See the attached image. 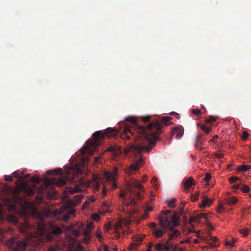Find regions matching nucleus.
Returning <instances> with one entry per match:
<instances>
[{
  "label": "nucleus",
  "mask_w": 251,
  "mask_h": 251,
  "mask_svg": "<svg viewBox=\"0 0 251 251\" xmlns=\"http://www.w3.org/2000/svg\"><path fill=\"white\" fill-rule=\"evenodd\" d=\"M164 245V248L166 251H169L171 250L173 247V243L170 240L168 239Z\"/></svg>",
  "instance_id": "nucleus-20"
},
{
  "label": "nucleus",
  "mask_w": 251,
  "mask_h": 251,
  "mask_svg": "<svg viewBox=\"0 0 251 251\" xmlns=\"http://www.w3.org/2000/svg\"><path fill=\"white\" fill-rule=\"evenodd\" d=\"M144 122H148L149 121V117H147L144 118Z\"/></svg>",
  "instance_id": "nucleus-64"
},
{
  "label": "nucleus",
  "mask_w": 251,
  "mask_h": 251,
  "mask_svg": "<svg viewBox=\"0 0 251 251\" xmlns=\"http://www.w3.org/2000/svg\"><path fill=\"white\" fill-rule=\"evenodd\" d=\"M171 119V118L170 117L167 116V117H164L162 118V121L164 123H167L169 122Z\"/></svg>",
  "instance_id": "nucleus-47"
},
{
  "label": "nucleus",
  "mask_w": 251,
  "mask_h": 251,
  "mask_svg": "<svg viewBox=\"0 0 251 251\" xmlns=\"http://www.w3.org/2000/svg\"><path fill=\"white\" fill-rule=\"evenodd\" d=\"M242 191L245 192H248L249 191V188L247 186H244L242 188Z\"/></svg>",
  "instance_id": "nucleus-49"
},
{
  "label": "nucleus",
  "mask_w": 251,
  "mask_h": 251,
  "mask_svg": "<svg viewBox=\"0 0 251 251\" xmlns=\"http://www.w3.org/2000/svg\"><path fill=\"white\" fill-rule=\"evenodd\" d=\"M117 169H115L112 172L110 173L108 171H105L103 173V176L107 181H112L113 184L112 186V189H114L117 187V185L115 183L117 179Z\"/></svg>",
  "instance_id": "nucleus-10"
},
{
  "label": "nucleus",
  "mask_w": 251,
  "mask_h": 251,
  "mask_svg": "<svg viewBox=\"0 0 251 251\" xmlns=\"http://www.w3.org/2000/svg\"><path fill=\"white\" fill-rule=\"evenodd\" d=\"M53 172H56V173H57V174H61L62 173V171L61 169H59V170H57L56 171H53Z\"/></svg>",
  "instance_id": "nucleus-62"
},
{
  "label": "nucleus",
  "mask_w": 251,
  "mask_h": 251,
  "mask_svg": "<svg viewBox=\"0 0 251 251\" xmlns=\"http://www.w3.org/2000/svg\"><path fill=\"white\" fill-rule=\"evenodd\" d=\"M103 251H109L108 247L106 245H104L103 246Z\"/></svg>",
  "instance_id": "nucleus-60"
},
{
  "label": "nucleus",
  "mask_w": 251,
  "mask_h": 251,
  "mask_svg": "<svg viewBox=\"0 0 251 251\" xmlns=\"http://www.w3.org/2000/svg\"><path fill=\"white\" fill-rule=\"evenodd\" d=\"M125 120L126 121L130 122L131 124H126L125 126L124 132L122 135V137L123 138H127V139L129 138V136L126 135V133L128 132H130L131 134H132V131L131 129L132 125H135L136 118L135 116H129L126 117L125 118Z\"/></svg>",
  "instance_id": "nucleus-7"
},
{
  "label": "nucleus",
  "mask_w": 251,
  "mask_h": 251,
  "mask_svg": "<svg viewBox=\"0 0 251 251\" xmlns=\"http://www.w3.org/2000/svg\"><path fill=\"white\" fill-rule=\"evenodd\" d=\"M208 240H210L213 242V244H210L209 246L211 248L218 247L219 246L220 244L218 242H217V237L215 236H213L212 235H209L208 236Z\"/></svg>",
  "instance_id": "nucleus-17"
},
{
  "label": "nucleus",
  "mask_w": 251,
  "mask_h": 251,
  "mask_svg": "<svg viewBox=\"0 0 251 251\" xmlns=\"http://www.w3.org/2000/svg\"><path fill=\"white\" fill-rule=\"evenodd\" d=\"M96 236L98 238L99 240H100L102 239V236L101 234L99 232L97 231L96 233Z\"/></svg>",
  "instance_id": "nucleus-53"
},
{
  "label": "nucleus",
  "mask_w": 251,
  "mask_h": 251,
  "mask_svg": "<svg viewBox=\"0 0 251 251\" xmlns=\"http://www.w3.org/2000/svg\"><path fill=\"white\" fill-rule=\"evenodd\" d=\"M12 177H19L18 173L16 171L12 173Z\"/></svg>",
  "instance_id": "nucleus-54"
},
{
  "label": "nucleus",
  "mask_w": 251,
  "mask_h": 251,
  "mask_svg": "<svg viewBox=\"0 0 251 251\" xmlns=\"http://www.w3.org/2000/svg\"><path fill=\"white\" fill-rule=\"evenodd\" d=\"M250 169H251V166L243 165L239 167L238 170L240 171L245 172Z\"/></svg>",
  "instance_id": "nucleus-29"
},
{
  "label": "nucleus",
  "mask_w": 251,
  "mask_h": 251,
  "mask_svg": "<svg viewBox=\"0 0 251 251\" xmlns=\"http://www.w3.org/2000/svg\"><path fill=\"white\" fill-rule=\"evenodd\" d=\"M50 231L55 234H59L61 232V229L59 228L52 226H50Z\"/></svg>",
  "instance_id": "nucleus-31"
},
{
  "label": "nucleus",
  "mask_w": 251,
  "mask_h": 251,
  "mask_svg": "<svg viewBox=\"0 0 251 251\" xmlns=\"http://www.w3.org/2000/svg\"><path fill=\"white\" fill-rule=\"evenodd\" d=\"M211 175L210 174L207 173L205 175L204 179L206 181V185H208V181L211 179Z\"/></svg>",
  "instance_id": "nucleus-35"
},
{
  "label": "nucleus",
  "mask_w": 251,
  "mask_h": 251,
  "mask_svg": "<svg viewBox=\"0 0 251 251\" xmlns=\"http://www.w3.org/2000/svg\"><path fill=\"white\" fill-rule=\"evenodd\" d=\"M19 228L22 232H27L25 237L26 241H19L16 238L8 240L6 242L7 246L14 251H24L28 244L37 245L40 243L51 241L52 239L50 234L46 231V224L43 221L38 224L37 232L34 234L28 232L32 229L33 226L26 221L20 225Z\"/></svg>",
  "instance_id": "nucleus-1"
},
{
  "label": "nucleus",
  "mask_w": 251,
  "mask_h": 251,
  "mask_svg": "<svg viewBox=\"0 0 251 251\" xmlns=\"http://www.w3.org/2000/svg\"><path fill=\"white\" fill-rule=\"evenodd\" d=\"M66 182L67 180L66 179L63 178L62 177H60L57 179L55 178H53L52 179L45 178L44 179V183L46 185H50L52 184H55L59 187L64 185Z\"/></svg>",
  "instance_id": "nucleus-11"
},
{
  "label": "nucleus",
  "mask_w": 251,
  "mask_h": 251,
  "mask_svg": "<svg viewBox=\"0 0 251 251\" xmlns=\"http://www.w3.org/2000/svg\"><path fill=\"white\" fill-rule=\"evenodd\" d=\"M214 155L217 158H222L224 156V154L222 153H215Z\"/></svg>",
  "instance_id": "nucleus-48"
},
{
  "label": "nucleus",
  "mask_w": 251,
  "mask_h": 251,
  "mask_svg": "<svg viewBox=\"0 0 251 251\" xmlns=\"http://www.w3.org/2000/svg\"><path fill=\"white\" fill-rule=\"evenodd\" d=\"M202 215H204L202 216V218L205 219H207L208 218V216L207 213H202Z\"/></svg>",
  "instance_id": "nucleus-57"
},
{
  "label": "nucleus",
  "mask_w": 251,
  "mask_h": 251,
  "mask_svg": "<svg viewBox=\"0 0 251 251\" xmlns=\"http://www.w3.org/2000/svg\"><path fill=\"white\" fill-rule=\"evenodd\" d=\"M90 181L86 180L84 178H81L79 180L78 184L76 185L74 188H68V192L70 194H74L82 191V188H87L91 184Z\"/></svg>",
  "instance_id": "nucleus-9"
},
{
  "label": "nucleus",
  "mask_w": 251,
  "mask_h": 251,
  "mask_svg": "<svg viewBox=\"0 0 251 251\" xmlns=\"http://www.w3.org/2000/svg\"><path fill=\"white\" fill-rule=\"evenodd\" d=\"M94 228V225L92 223L90 222L87 224L86 228L84 231L85 232H88L90 233L91 231Z\"/></svg>",
  "instance_id": "nucleus-26"
},
{
  "label": "nucleus",
  "mask_w": 251,
  "mask_h": 251,
  "mask_svg": "<svg viewBox=\"0 0 251 251\" xmlns=\"http://www.w3.org/2000/svg\"><path fill=\"white\" fill-rule=\"evenodd\" d=\"M83 198V196L82 195L75 196L73 200H70L66 202L60 209L55 210L53 213V216L56 219H59L61 218L60 215L63 214L62 219L64 221H67L71 216L74 217L75 210L74 209H69L68 211L67 210L75 206L81 201Z\"/></svg>",
  "instance_id": "nucleus-4"
},
{
  "label": "nucleus",
  "mask_w": 251,
  "mask_h": 251,
  "mask_svg": "<svg viewBox=\"0 0 251 251\" xmlns=\"http://www.w3.org/2000/svg\"><path fill=\"white\" fill-rule=\"evenodd\" d=\"M193 182V180L191 178H188L184 183V187L185 188H189L191 186Z\"/></svg>",
  "instance_id": "nucleus-28"
},
{
  "label": "nucleus",
  "mask_w": 251,
  "mask_h": 251,
  "mask_svg": "<svg viewBox=\"0 0 251 251\" xmlns=\"http://www.w3.org/2000/svg\"><path fill=\"white\" fill-rule=\"evenodd\" d=\"M201 129L202 130L206 132V133H208V132H209L211 131V128L210 127H208L206 126L205 125H201Z\"/></svg>",
  "instance_id": "nucleus-33"
},
{
  "label": "nucleus",
  "mask_w": 251,
  "mask_h": 251,
  "mask_svg": "<svg viewBox=\"0 0 251 251\" xmlns=\"http://www.w3.org/2000/svg\"><path fill=\"white\" fill-rule=\"evenodd\" d=\"M136 210H133L132 212H130L129 215L131 217L132 215L135 213L136 212Z\"/></svg>",
  "instance_id": "nucleus-63"
},
{
  "label": "nucleus",
  "mask_w": 251,
  "mask_h": 251,
  "mask_svg": "<svg viewBox=\"0 0 251 251\" xmlns=\"http://www.w3.org/2000/svg\"><path fill=\"white\" fill-rule=\"evenodd\" d=\"M130 223L131 221L128 219L121 220L116 223L114 228L117 238L120 237L121 231H122L123 232H127V230L124 228V226H127Z\"/></svg>",
  "instance_id": "nucleus-8"
},
{
  "label": "nucleus",
  "mask_w": 251,
  "mask_h": 251,
  "mask_svg": "<svg viewBox=\"0 0 251 251\" xmlns=\"http://www.w3.org/2000/svg\"><path fill=\"white\" fill-rule=\"evenodd\" d=\"M92 184L95 190H98L100 188V177L98 175H94Z\"/></svg>",
  "instance_id": "nucleus-14"
},
{
  "label": "nucleus",
  "mask_w": 251,
  "mask_h": 251,
  "mask_svg": "<svg viewBox=\"0 0 251 251\" xmlns=\"http://www.w3.org/2000/svg\"><path fill=\"white\" fill-rule=\"evenodd\" d=\"M35 187V186L34 185L30 187H26L25 190V194L29 196L33 195L34 193Z\"/></svg>",
  "instance_id": "nucleus-21"
},
{
  "label": "nucleus",
  "mask_w": 251,
  "mask_h": 251,
  "mask_svg": "<svg viewBox=\"0 0 251 251\" xmlns=\"http://www.w3.org/2000/svg\"><path fill=\"white\" fill-rule=\"evenodd\" d=\"M204 215H202V213L197 214L195 216L192 217L190 220V223L192 224L193 222H196L198 223H200V219L201 218H202V216Z\"/></svg>",
  "instance_id": "nucleus-19"
},
{
  "label": "nucleus",
  "mask_w": 251,
  "mask_h": 251,
  "mask_svg": "<svg viewBox=\"0 0 251 251\" xmlns=\"http://www.w3.org/2000/svg\"><path fill=\"white\" fill-rule=\"evenodd\" d=\"M106 189L105 187H103L102 192V197H104L106 195Z\"/></svg>",
  "instance_id": "nucleus-55"
},
{
  "label": "nucleus",
  "mask_w": 251,
  "mask_h": 251,
  "mask_svg": "<svg viewBox=\"0 0 251 251\" xmlns=\"http://www.w3.org/2000/svg\"><path fill=\"white\" fill-rule=\"evenodd\" d=\"M105 136H112L114 132V129L112 127H108L106 130L103 131Z\"/></svg>",
  "instance_id": "nucleus-23"
},
{
  "label": "nucleus",
  "mask_w": 251,
  "mask_h": 251,
  "mask_svg": "<svg viewBox=\"0 0 251 251\" xmlns=\"http://www.w3.org/2000/svg\"><path fill=\"white\" fill-rule=\"evenodd\" d=\"M249 134L247 132H244L243 134L242 138L243 139H246L248 137Z\"/></svg>",
  "instance_id": "nucleus-52"
},
{
  "label": "nucleus",
  "mask_w": 251,
  "mask_h": 251,
  "mask_svg": "<svg viewBox=\"0 0 251 251\" xmlns=\"http://www.w3.org/2000/svg\"><path fill=\"white\" fill-rule=\"evenodd\" d=\"M199 194L196 193L194 195L191 197V199L193 201H196L199 199Z\"/></svg>",
  "instance_id": "nucleus-40"
},
{
  "label": "nucleus",
  "mask_w": 251,
  "mask_h": 251,
  "mask_svg": "<svg viewBox=\"0 0 251 251\" xmlns=\"http://www.w3.org/2000/svg\"><path fill=\"white\" fill-rule=\"evenodd\" d=\"M94 139L88 141L86 143V145L81 149L82 154L88 153L92 155L95 148L100 144V140L105 136L103 131H98L93 134Z\"/></svg>",
  "instance_id": "nucleus-5"
},
{
  "label": "nucleus",
  "mask_w": 251,
  "mask_h": 251,
  "mask_svg": "<svg viewBox=\"0 0 251 251\" xmlns=\"http://www.w3.org/2000/svg\"><path fill=\"white\" fill-rule=\"evenodd\" d=\"M224 210V206L222 204H220L217 208V212L219 213H222Z\"/></svg>",
  "instance_id": "nucleus-37"
},
{
  "label": "nucleus",
  "mask_w": 251,
  "mask_h": 251,
  "mask_svg": "<svg viewBox=\"0 0 251 251\" xmlns=\"http://www.w3.org/2000/svg\"><path fill=\"white\" fill-rule=\"evenodd\" d=\"M236 242V239H235V238H233L231 241H230V242H229V241L226 242V245H228V246H229L230 247H233V246H234L235 243Z\"/></svg>",
  "instance_id": "nucleus-34"
},
{
  "label": "nucleus",
  "mask_w": 251,
  "mask_h": 251,
  "mask_svg": "<svg viewBox=\"0 0 251 251\" xmlns=\"http://www.w3.org/2000/svg\"><path fill=\"white\" fill-rule=\"evenodd\" d=\"M91 238H92V236L90 233L84 232L83 240H84V242L85 244H88L89 241H90Z\"/></svg>",
  "instance_id": "nucleus-24"
},
{
  "label": "nucleus",
  "mask_w": 251,
  "mask_h": 251,
  "mask_svg": "<svg viewBox=\"0 0 251 251\" xmlns=\"http://www.w3.org/2000/svg\"><path fill=\"white\" fill-rule=\"evenodd\" d=\"M147 179V177L146 175L144 176L142 178V182H145L146 181Z\"/></svg>",
  "instance_id": "nucleus-58"
},
{
  "label": "nucleus",
  "mask_w": 251,
  "mask_h": 251,
  "mask_svg": "<svg viewBox=\"0 0 251 251\" xmlns=\"http://www.w3.org/2000/svg\"><path fill=\"white\" fill-rule=\"evenodd\" d=\"M237 201V199L235 197H231L226 201L227 203L231 205L234 204Z\"/></svg>",
  "instance_id": "nucleus-30"
},
{
  "label": "nucleus",
  "mask_w": 251,
  "mask_h": 251,
  "mask_svg": "<svg viewBox=\"0 0 251 251\" xmlns=\"http://www.w3.org/2000/svg\"><path fill=\"white\" fill-rule=\"evenodd\" d=\"M174 135H176L177 138L180 139L183 135L184 130L182 127H176L172 131Z\"/></svg>",
  "instance_id": "nucleus-15"
},
{
  "label": "nucleus",
  "mask_w": 251,
  "mask_h": 251,
  "mask_svg": "<svg viewBox=\"0 0 251 251\" xmlns=\"http://www.w3.org/2000/svg\"><path fill=\"white\" fill-rule=\"evenodd\" d=\"M20 204L21 205L22 208V211L21 213V215L22 216L24 217V218H26V211L25 210V208L26 207H29L31 205V203L27 202H25L24 203H21V202H19Z\"/></svg>",
  "instance_id": "nucleus-16"
},
{
  "label": "nucleus",
  "mask_w": 251,
  "mask_h": 251,
  "mask_svg": "<svg viewBox=\"0 0 251 251\" xmlns=\"http://www.w3.org/2000/svg\"><path fill=\"white\" fill-rule=\"evenodd\" d=\"M134 189H138L142 191H144V189L140 184L139 181L136 179L132 178L127 183L126 191L125 192H122L120 194V197L124 199L123 204L124 205H134L135 204V199H140L141 198L139 193L133 195Z\"/></svg>",
  "instance_id": "nucleus-3"
},
{
  "label": "nucleus",
  "mask_w": 251,
  "mask_h": 251,
  "mask_svg": "<svg viewBox=\"0 0 251 251\" xmlns=\"http://www.w3.org/2000/svg\"><path fill=\"white\" fill-rule=\"evenodd\" d=\"M143 238L144 236L141 235H136L133 237L132 243L129 246L128 249L132 250L136 249L141 244Z\"/></svg>",
  "instance_id": "nucleus-12"
},
{
  "label": "nucleus",
  "mask_w": 251,
  "mask_h": 251,
  "mask_svg": "<svg viewBox=\"0 0 251 251\" xmlns=\"http://www.w3.org/2000/svg\"><path fill=\"white\" fill-rule=\"evenodd\" d=\"M155 249L157 251H163L164 249V245L161 243H157L155 246Z\"/></svg>",
  "instance_id": "nucleus-32"
},
{
  "label": "nucleus",
  "mask_w": 251,
  "mask_h": 251,
  "mask_svg": "<svg viewBox=\"0 0 251 251\" xmlns=\"http://www.w3.org/2000/svg\"><path fill=\"white\" fill-rule=\"evenodd\" d=\"M217 138H218V136L217 135H215L214 137H213L212 139H211L210 140V142H214L215 139H217Z\"/></svg>",
  "instance_id": "nucleus-61"
},
{
  "label": "nucleus",
  "mask_w": 251,
  "mask_h": 251,
  "mask_svg": "<svg viewBox=\"0 0 251 251\" xmlns=\"http://www.w3.org/2000/svg\"><path fill=\"white\" fill-rule=\"evenodd\" d=\"M89 203H90V202L88 200L87 201H86L83 204V205H82L83 208V209L86 208L89 205Z\"/></svg>",
  "instance_id": "nucleus-45"
},
{
  "label": "nucleus",
  "mask_w": 251,
  "mask_h": 251,
  "mask_svg": "<svg viewBox=\"0 0 251 251\" xmlns=\"http://www.w3.org/2000/svg\"><path fill=\"white\" fill-rule=\"evenodd\" d=\"M215 120V119L214 118H210V119H207L206 120V122L207 123H209L212 122L213 121H214Z\"/></svg>",
  "instance_id": "nucleus-56"
},
{
  "label": "nucleus",
  "mask_w": 251,
  "mask_h": 251,
  "mask_svg": "<svg viewBox=\"0 0 251 251\" xmlns=\"http://www.w3.org/2000/svg\"><path fill=\"white\" fill-rule=\"evenodd\" d=\"M111 228V225L109 224H106L104 226V230L105 231H108Z\"/></svg>",
  "instance_id": "nucleus-51"
},
{
  "label": "nucleus",
  "mask_w": 251,
  "mask_h": 251,
  "mask_svg": "<svg viewBox=\"0 0 251 251\" xmlns=\"http://www.w3.org/2000/svg\"><path fill=\"white\" fill-rule=\"evenodd\" d=\"M192 112L196 115H199L201 114V111L199 109H193L192 110Z\"/></svg>",
  "instance_id": "nucleus-42"
},
{
  "label": "nucleus",
  "mask_w": 251,
  "mask_h": 251,
  "mask_svg": "<svg viewBox=\"0 0 251 251\" xmlns=\"http://www.w3.org/2000/svg\"><path fill=\"white\" fill-rule=\"evenodd\" d=\"M176 199L175 198H172L170 200H168L166 201L168 206L171 208H174L176 206L175 202Z\"/></svg>",
  "instance_id": "nucleus-25"
},
{
  "label": "nucleus",
  "mask_w": 251,
  "mask_h": 251,
  "mask_svg": "<svg viewBox=\"0 0 251 251\" xmlns=\"http://www.w3.org/2000/svg\"><path fill=\"white\" fill-rule=\"evenodd\" d=\"M92 218L95 221H98L100 218L99 215L97 213H94L92 216Z\"/></svg>",
  "instance_id": "nucleus-39"
},
{
  "label": "nucleus",
  "mask_w": 251,
  "mask_h": 251,
  "mask_svg": "<svg viewBox=\"0 0 251 251\" xmlns=\"http://www.w3.org/2000/svg\"><path fill=\"white\" fill-rule=\"evenodd\" d=\"M162 126L158 121L150 124L148 126H140L135 128L139 135L145 137L148 142V146H133L130 145L125 149V153L126 154L130 152L134 154L141 153L144 150L150 152L155 144L158 135Z\"/></svg>",
  "instance_id": "nucleus-2"
},
{
  "label": "nucleus",
  "mask_w": 251,
  "mask_h": 251,
  "mask_svg": "<svg viewBox=\"0 0 251 251\" xmlns=\"http://www.w3.org/2000/svg\"><path fill=\"white\" fill-rule=\"evenodd\" d=\"M150 226L151 228H154L156 226V224L154 223H151L150 224Z\"/></svg>",
  "instance_id": "nucleus-59"
},
{
  "label": "nucleus",
  "mask_w": 251,
  "mask_h": 251,
  "mask_svg": "<svg viewBox=\"0 0 251 251\" xmlns=\"http://www.w3.org/2000/svg\"><path fill=\"white\" fill-rule=\"evenodd\" d=\"M59 248L56 247H51L49 249V251H59Z\"/></svg>",
  "instance_id": "nucleus-43"
},
{
  "label": "nucleus",
  "mask_w": 251,
  "mask_h": 251,
  "mask_svg": "<svg viewBox=\"0 0 251 251\" xmlns=\"http://www.w3.org/2000/svg\"><path fill=\"white\" fill-rule=\"evenodd\" d=\"M4 178L6 181H11L12 180V176H8V175H5Z\"/></svg>",
  "instance_id": "nucleus-46"
},
{
  "label": "nucleus",
  "mask_w": 251,
  "mask_h": 251,
  "mask_svg": "<svg viewBox=\"0 0 251 251\" xmlns=\"http://www.w3.org/2000/svg\"><path fill=\"white\" fill-rule=\"evenodd\" d=\"M96 200V197L94 196H91L88 197V200L89 202L95 201Z\"/></svg>",
  "instance_id": "nucleus-41"
},
{
  "label": "nucleus",
  "mask_w": 251,
  "mask_h": 251,
  "mask_svg": "<svg viewBox=\"0 0 251 251\" xmlns=\"http://www.w3.org/2000/svg\"><path fill=\"white\" fill-rule=\"evenodd\" d=\"M238 179V178L237 177H235V176H232V177H230L229 178V181L231 182V183H233L235 181H236V180Z\"/></svg>",
  "instance_id": "nucleus-44"
},
{
  "label": "nucleus",
  "mask_w": 251,
  "mask_h": 251,
  "mask_svg": "<svg viewBox=\"0 0 251 251\" xmlns=\"http://www.w3.org/2000/svg\"><path fill=\"white\" fill-rule=\"evenodd\" d=\"M10 221L15 224L18 223V219L16 218H15V217H11Z\"/></svg>",
  "instance_id": "nucleus-50"
},
{
  "label": "nucleus",
  "mask_w": 251,
  "mask_h": 251,
  "mask_svg": "<svg viewBox=\"0 0 251 251\" xmlns=\"http://www.w3.org/2000/svg\"><path fill=\"white\" fill-rule=\"evenodd\" d=\"M164 233H165V231H163L162 229H157L153 231V234L157 238L161 237Z\"/></svg>",
  "instance_id": "nucleus-27"
},
{
  "label": "nucleus",
  "mask_w": 251,
  "mask_h": 251,
  "mask_svg": "<svg viewBox=\"0 0 251 251\" xmlns=\"http://www.w3.org/2000/svg\"><path fill=\"white\" fill-rule=\"evenodd\" d=\"M179 234V232L176 230H173L171 233H169V240H173V239L177 237Z\"/></svg>",
  "instance_id": "nucleus-22"
},
{
  "label": "nucleus",
  "mask_w": 251,
  "mask_h": 251,
  "mask_svg": "<svg viewBox=\"0 0 251 251\" xmlns=\"http://www.w3.org/2000/svg\"><path fill=\"white\" fill-rule=\"evenodd\" d=\"M170 210L162 211V213L165 215L159 217L161 226L166 230L171 229L178 225L179 217L176 214L172 215H168Z\"/></svg>",
  "instance_id": "nucleus-6"
},
{
  "label": "nucleus",
  "mask_w": 251,
  "mask_h": 251,
  "mask_svg": "<svg viewBox=\"0 0 251 251\" xmlns=\"http://www.w3.org/2000/svg\"><path fill=\"white\" fill-rule=\"evenodd\" d=\"M143 162V159L140 158V159L137 160L135 163L132 164L128 170L126 171V174L129 175L132 173L133 172L139 169L141 164Z\"/></svg>",
  "instance_id": "nucleus-13"
},
{
  "label": "nucleus",
  "mask_w": 251,
  "mask_h": 251,
  "mask_svg": "<svg viewBox=\"0 0 251 251\" xmlns=\"http://www.w3.org/2000/svg\"><path fill=\"white\" fill-rule=\"evenodd\" d=\"M248 229L247 228H243L240 230V232L244 236L248 235Z\"/></svg>",
  "instance_id": "nucleus-38"
},
{
  "label": "nucleus",
  "mask_w": 251,
  "mask_h": 251,
  "mask_svg": "<svg viewBox=\"0 0 251 251\" xmlns=\"http://www.w3.org/2000/svg\"><path fill=\"white\" fill-rule=\"evenodd\" d=\"M212 201L211 200L206 197H204L202 200L201 203L200 205L201 207H204L209 206L212 203Z\"/></svg>",
  "instance_id": "nucleus-18"
},
{
  "label": "nucleus",
  "mask_w": 251,
  "mask_h": 251,
  "mask_svg": "<svg viewBox=\"0 0 251 251\" xmlns=\"http://www.w3.org/2000/svg\"><path fill=\"white\" fill-rule=\"evenodd\" d=\"M40 181L41 179L39 177L36 176H34L31 178V182H39Z\"/></svg>",
  "instance_id": "nucleus-36"
}]
</instances>
